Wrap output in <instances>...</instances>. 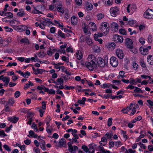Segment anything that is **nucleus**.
Instances as JSON below:
<instances>
[{"mask_svg": "<svg viewBox=\"0 0 153 153\" xmlns=\"http://www.w3.org/2000/svg\"><path fill=\"white\" fill-rule=\"evenodd\" d=\"M82 64L91 71H93L94 68H97V65L96 63H93V62L92 63L89 62H86L84 64L82 63Z\"/></svg>", "mask_w": 153, "mask_h": 153, "instance_id": "obj_1", "label": "nucleus"}, {"mask_svg": "<svg viewBox=\"0 0 153 153\" xmlns=\"http://www.w3.org/2000/svg\"><path fill=\"white\" fill-rule=\"evenodd\" d=\"M20 42L22 43H24L25 44L27 43L29 44V42L28 39L26 38L22 39L20 41Z\"/></svg>", "mask_w": 153, "mask_h": 153, "instance_id": "obj_27", "label": "nucleus"}, {"mask_svg": "<svg viewBox=\"0 0 153 153\" xmlns=\"http://www.w3.org/2000/svg\"><path fill=\"white\" fill-rule=\"evenodd\" d=\"M32 13L35 14L38 13H42L41 11L37 10L35 7H34V9L33 10Z\"/></svg>", "mask_w": 153, "mask_h": 153, "instance_id": "obj_32", "label": "nucleus"}, {"mask_svg": "<svg viewBox=\"0 0 153 153\" xmlns=\"http://www.w3.org/2000/svg\"><path fill=\"white\" fill-rule=\"evenodd\" d=\"M88 149H89V153H94V149L93 147L91 145H90L89 146V148Z\"/></svg>", "mask_w": 153, "mask_h": 153, "instance_id": "obj_26", "label": "nucleus"}, {"mask_svg": "<svg viewBox=\"0 0 153 153\" xmlns=\"http://www.w3.org/2000/svg\"><path fill=\"white\" fill-rule=\"evenodd\" d=\"M58 34L59 36L65 39L66 37L65 35V34L64 33H63L61 30H59L58 31Z\"/></svg>", "mask_w": 153, "mask_h": 153, "instance_id": "obj_31", "label": "nucleus"}, {"mask_svg": "<svg viewBox=\"0 0 153 153\" xmlns=\"http://www.w3.org/2000/svg\"><path fill=\"white\" fill-rule=\"evenodd\" d=\"M3 147L7 151H10L11 150L9 146L7 145H4L3 146Z\"/></svg>", "mask_w": 153, "mask_h": 153, "instance_id": "obj_55", "label": "nucleus"}, {"mask_svg": "<svg viewBox=\"0 0 153 153\" xmlns=\"http://www.w3.org/2000/svg\"><path fill=\"white\" fill-rule=\"evenodd\" d=\"M76 57L77 58L79 59H81L82 57V54L81 51H77L76 53Z\"/></svg>", "mask_w": 153, "mask_h": 153, "instance_id": "obj_16", "label": "nucleus"}, {"mask_svg": "<svg viewBox=\"0 0 153 153\" xmlns=\"http://www.w3.org/2000/svg\"><path fill=\"white\" fill-rule=\"evenodd\" d=\"M144 135L143 134H142L140 135L139 137L137 138L136 140V142H138L140 140V139L144 137Z\"/></svg>", "mask_w": 153, "mask_h": 153, "instance_id": "obj_57", "label": "nucleus"}, {"mask_svg": "<svg viewBox=\"0 0 153 153\" xmlns=\"http://www.w3.org/2000/svg\"><path fill=\"white\" fill-rule=\"evenodd\" d=\"M103 2L105 4L110 5L112 4V0H103Z\"/></svg>", "mask_w": 153, "mask_h": 153, "instance_id": "obj_37", "label": "nucleus"}, {"mask_svg": "<svg viewBox=\"0 0 153 153\" xmlns=\"http://www.w3.org/2000/svg\"><path fill=\"white\" fill-rule=\"evenodd\" d=\"M130 48V51L134 53H137V50L135 48L133 47L129 48Z\"/></svg>", "mask_w": 153, "mask_h": 153, "instance_id": "obj_33", "label": "nucleus"}, {"mask_svg": "<svg viewBox=\"0 0 153 153\" xmlns=\"http://www.w3.org/2000/svg\"><path fill=\"white\" fill-rule=\"evenodd\" d=\"M64 87L65 89L66 90L73 89L74 88V86H68L66 85H65Z\"/></svg>", "mask_w": 153, "mask_h": 153, "instance_id": "obj_45", "label": "nucleus"}, {"mask_svg": "<svg viewBox=\"0 0 153 153\" xmlns=\"http://www.w3.org/2000/svg\"><path fill=\"white\" fill-rule=\"evenodd\" d=\"M109 145L110 146L109 147V148H111V147H112L114 146V142L112 140H110L109 143Z\"/></svg>", "mask_w": 153, "mask_h": 153, "instance_id": "obj_56", "label": "nucleus"}, {"mask_svg": "<svg viewBox=\"0 0 153 153\" xmlns=\"http://www.w3.org/2000/svg\"><path fill=\"white\" fill-rule=\"evenodd\" d=\"M119 32L120 33L124 35L126 34V32L125 30L123 29H121L119 30Z\"/></svg>", "mask_w": 153, "mask_h": 153, "instance_id": "obj_46", "label": "nucleus"}, {"mask_svg": "<svg viewBox=\"0 0 153 153\" xmlns=\"http://www.w3.org/2000/svg\"><path fill=\"white\" fill-rule=\"evenodd\" d=\"M10 25L14 28L17 25L20 24V22L16 19H13L10 21Z\"/></svg>", "mask_w": 153, "mask_h": 153, "instance_id": "obj_11", "label": "nucleus"}, {"mask_svg": "<svg viewBox=\"0 0 153 153\" xmlns=\"http://www.w3.org/2000/svg\"><path fill=\"white\" fill-rule=\"evenodd\" d=\"M56 8L58 11L61 12L62 14L64 13V11L62 5H58L57 7Z\"/></svg>", "mask_w": 153, "mask_h": 153, "instance_id": "obj_18", "label": "nucleus"}, {"mask_svg": "<svg viewBox=\"0 0 153 153\" xmlns=\"http://www.w3.org/2000/svg\"><path fill=\"white\" fill-rule=\"evenodd\" d=\"M97 67H104L105 66V63L104 60L100 57H98L97 60Z\"/></svg>", "mask_w": 153, "mask_h": 153, "instance_id": "obj_3", "label": "nucleus"}, {"mask_svg": "<svg viewBox=\"0 0 153 153\" xmlns=\"http://www.w3.org/2000/svg\"><path fill=\"white\" fill-rule=\"evenodd\" d=\"M88 61L91 62H93L94 63H96L95 62L96 61V57L95 56L93 55H90L88 56Z\"/></svg>", "mask_w": 153, "mask_h": 153, "instance_id": "obj_12", "label": "nucleus"}, {"mask_svg": "<svg viewBox=\"0 0 153 153\" xmlns=\"http://www.w3.org/2000/svg\"><path fill=\"white\" fill-rule=\"evenodd\" d=\"M82 149L85 152H88V147L85 145H83L82 146Z\"/></svg>", "mask_w": 153, "mask_h": 153, "instance_id": "obj_36", "label": "nucleus"}, {"mask_svg": "<svg viewBox=\"0 0 153 153\" xmlns=\"http://www.w3.org/2000/svg\"><path fill=\"white\" fill-rule=\"evenodd\" d=\"M68 150L70 152H73V147L71 144V143L70 142H68Z\"/></svg>", "mask_w": 153, "mask_h": 153, "instance_id": "obj_25", "label": "nucleus"}, {"mask_svg": "<svg viewBox=\"0 0 153 153\" xmlns=\"http://www.w3.org/2000/svg\"><path fill=\"white\" fill-rule=\"evenodd\" d=\"M57 82L59 83V84L60 85H63V84L64 80L61 78H58L57 80Z\"/></svg>", "mask_w": 153, "mask_h": 153, "instance_id": "obj_34", "label": "nucleus"}, {"mask_svg": "<svg viewBox=\"0 0 153 153\" xmlns=\"http://www.w3.org/2000/svg\"><path fill=\"white\" fill-rule=\"evenodd\" d=\"M114 145L115 146H119L120 145H122L121 144V142L120 141H118L115 142L114 143Z\"/></svg>", "mask_w": 153, "mask_h": 153, "instance_id": "obj_60", "label": "nucleus"}, {"mask_svg": "<svg viewBox=\"0 0 153 153\" xmlns=\"http://www.w3.org/2000/svg\"><path fill=\"white\" fill-rule=\"evenodd\" d=\"M111 26L112 28H114L115 30H118V25L116 23L113 22L111 24Z\"/></svg>", "mask_w": 153, "mask_h": 153, "instance_id": "obj_17", "label": "nucleus"}, {"mask_svg": "<svg viewBox=\"0 0 153 153\" xmlns=\"http://www.w3.org/2000/svg\"><path fill=\"white\" fill-rule=\"evenodd\" d=\"M24 143L25 144L28 145L30 143L31 141L27 139L24 141Z\"/></svg>", "mask_w": 153, "mask_h": 153, "instance_id": "obj_63", "label": "nucleus"}, {"mask_svg": "<svg viewBox=\"0 0 153 153\" xmlns=\"http://www.w3.org/2000/svg\"><path fill=\"white\" fill-rule=\"evenodd\" d=\"M5 15L7 17H8L9 18H12L13 17V14L10 12L5 13Z\"/></svg>", "mask_w": 153, "mask_h": 153, "instance_id": "obj_29", "label": "nucleus"}, {"mask_svg": "<svg viewBox=\"0 0 153 153\" xmlns=\"http://www.w3.org/2000/svg\"><path fill=\"white\" fill-rule=\"evenodd\" d=\"M94 51L96 53H98L100 51V48L97 46H95L94 48Z\"/></svg>", "mask_w": 153, "mask_h": 153, "instance_id": "obj_48", "label": "nucleus"}, {"mask_svg": "<svg viewBox=\"0 0 153 153\" xmlns=\"http://www.w3.org/2000/svg\"><path fill=\"white\" fill-rule=\"evenodd\" d=\"M110 63L112 66L114 67L117 66L118 64L117 59L114 56H112L111 58Z\"/></svg>", "mask_w": 153, "mask_h": 153, "instance_id": "obj_4", "label": "nucleus"}, {"mask_svg": "<svg viewBox=\"0 0 153 153\" xmlns=\"http://www.w3.org/2000/svg\"><path fill=\"white\" fill-rule=\"evenodd\" d=\"M20 95V93L19 91H16L14 94V96L16 98L18 97Z\"/></svg>", "mask_w": 153, "mask_h": 153, "instance_id": "obj_51", "label": "nucleus"}, {"mask_svg": "<svg viewBox=\"0 0 153 153\" xmlns=\"http://www.w3.org/2000/svg\"><path fill=\"white\" fill-rule=\"evenodd\" d=\"M127 153H134L135 152V151H133L131 149H129L128 150V152L127 151V150H126Z\"/></svg>", "mask_w": 153, "mask_h": 153, "instance_id": "obj_64", "label": "nucleus"}, {"mask_svg": "<svg viewBox=\"0 0 153 153\" xmlns=\"http://www.w3.org/2000/svg\"><path fill=\"white\" fill-rule=\"evenodd\" d=\"M45 71L43 69H39L37 68L35 72H34V74L35 75H37L38 74H42Z\"/></svg>", "mask_w": 153, "mask_h": 153, "instance_id": "obj_19", "label": "nucleus"}, {"mask_svg": "<svg viewBox=\"0 0 153 153\" xmlns=\"http://www.w3.org/2000/svg\"><path fill=\"white\" fill-rule=\"evenodd\" d=\"M7 135L5 134L3 130L0 131V136L4 137Z\"/></svg>", "mask_w": 153, "mask_h": 153, "instance_id": "obj_47", "label": "nucleus"}, {"mask_svg": "<svg viewBox=\"0 0 153 153\" xmlns=\"http://www.w3.org/2000/svg\"><path fill=\"white\" fill-rule=\"evenodd\" d=\"M107 34L105 32H102V33H98L97 35L98 37H100L102 36L103 35H106Z\"/></svg>", "mask_w": 153, "mask_h": 153, "instance_id": "obj_52", "label": "nucleus"}, {"mask_svg": "<svg viewBox=\"0 0 153 153\" xmlns=\"http://www.w3.org/2000/svg\"><path fill=\"white\" fill-rule=\"evenodd\" d=\"M52 64L54 65H55L54 66V68L56 69H59V71L60 69V67L61 66L59 65H57V63L56 64L55 63H52Z\"/></svg>", "mask_w": 153, "mask_h": 153, "instance_id": "obj_43", "label": "nucleus"}, {"mask_svg": "<svg viewBox=\"0 0 153 153\" xmlns=\"http://www.w3.org/2000/svg\"><path fill=\"white\" fill-rule=\"evenodd\" d=\"M14 103V100L13 98H11L8 100V103L10 105H13Z\"/></svg>", "mask_w": 153, "mask_h": 153, "instance_id": "obj_39", "label": "nucleus"}, {"mask_svg": "<svg viewBox=\"0 0 153 153\" xmlns=\"http://www.w3.org/2000/svg\"><path fill=\"white\" fill-rule=\"evenodd\" d=\"M108 84L104 83L102 85H100V87L101 88H109V86H108Z\"/></svg>", "mask_w": 153, "mask_h": 153, "instance_id": "obj_49", "label": "nucleus"}, {"mask_svg": "<svg viewBox=\"0 0 153 153\" xmlns=\"http://www.w3.org/2000/svg\"><path fill=\"white\" fill-rule=\"evenodd\" d=\"M112 119L111 118H109L108 121L107 125L108 126H110L112 125Z\"/></svg>", "mask_w": 153, "mask_h": 153, "instance_id": "obj_42", "label": "nucleus"}, {"mask_svg": "<svg viewBox=\"0 0 153 153\" xmlns=\"http://www.w3.org/2000/svg\"><path fill=\"white\" fill-rule=\"evenodd\" d=\"M116 53L117 56L120 59H123L124 57V54L122 50L117 49L116 51Z\"/></svg>", "mask_w": 153, "mask_h": 153, "instance_id": "obj_10", "label": "nucleus"}, {"mask_svg": "<svg viewBox=\"0 0 153 153\" xmlns=\"http://www.w3.org/2000/svg\"><path fill=\"white\" fill-rule=\"evenodd\" d=\"M140 51L141 54L143 55L148 54V49L147 48H144L141 47L140 48Z\"/></svg>", "mask_w": 153, "mask_h": 153, "instance_id": "obj_13", "label": "nucleus"}, {"mask_svg": "<svg viewBox=\"0 0 153 153\" xmlns=\"http://www.w3.org/2000/svg\"><path fill=\"white\" fill-rule=\"evenodd\" d=\"M144 16L145 18L148 19H153V10L151 9H148L144 13Z\"/></svg>", "mask_w": 153, "mask_h": 153, "instance_id": "obj_2", "label": "nucleus"}, {"mask_svg": "<svg viewBox=\"0 0 153 153\" xmlns=\"http://www.w3.org/2000/svg\"><path fill=\"white\" fill-rule=\"evenodd\" d=\"M113 39L114 41L117 42H120L122 43L123 41V37L117 34L115 35L113 37Z\"/></svg>", "mask_w": 153, "mask_h": 153, "instance_id": "obj_7", "label": "nucleus"}, {"mask_svg": "<svg viewBox=\"0 0 153 153\" xmlns=\"http://www.w3.org/2000/svg\"><path fill=\"white\" fill-rule=\"evenodd\" d=\"M4 29H5L6 32H12L13 31V29L7 26H5L4 27Z\"/></svg>", "mask_w": 153, "mask_h": 153, "instance_id": "obj_44", "label": "nucleus"}, {"mask_svg": "<svg viewBox=\"0 0 153 153\" xmlns=\"http://www.w3.org/2000/svg\"><path fill=\"white\" fill-rule=\"evenodd\" d=\"M135 89L134 90V91L135 93H143V91L141 90V89L136 87H135Z\"/></svg>", "mask_w": 153, "mask_h": 153, "instance_id": "obj_23", "label": "nucleus"}, {"mask_svg": "<svg viewBox=\"0 0 153 153\" xmlns=\"http://www.w3.org/2000/svg\"><path fill=\"white\" fill-rule=\"evenodd\" d=\"M136 9V7L134 5L129 4L127 7V12L128 13H132Z\"/></svg>", "mask_w": 153, "mask_h": 153, "instance_id": "obj_5", "label": "nucleus"}, {"mask_svg": "<svg viewBox=\"0 0 153 153\" xmlns=\"http://www.w3.org/2000/svg\"><path fill=\"white\" fill-rule=\"evenodd\" d=\"M128 23L130 26H132L134 24V22L133 20L131 19L128 21Z\"/></svg>", "mask_w": 153, "mask_h": 153, "instance_id": "obj_59", "label": "nucleus"}, {"mask_svg": "<svg viewBox=\"0 0 153 153\" xmlns=\"http://www.w3.org/2000/svg\"><path fill=\"white\" fill-rule=\"evenodd\" d=\"M56 31V28L54 27H52L50 29V32L52 33H54Z\"/></svg>", "mask_w": 153, "mask_h": 153, "instance_id": "obj_58", "label": "nucleus"}, {"mask_svg": "<svg viewBox=\"0 0 153 153\" xmlns=\"http://www.w3.org/2000/svg\"><path fill=\"white\" fill-rule=\"evenodd\" d=\"M59 144L61 146H63L65 144V140L64 138H62L59 141Z\"/></svg>", "mask_w": 153, "mask_h": 153, "instance_id": "obj_28", "label": "nucleus"}, {"mask_svg": "<svg viewBox=\"0 0 153 153\" xmlns=\"http://www.w3.org/2000/svg\"><path fill=\"white\" fill-rule=\"evenodd\" d=\"M29 135H28L27 136L29 137H32L35 134L34 132L32 130L30 131L29 132Z\"/></svg>", "mask_w": 153, "mask_h": 153, "instance_id": "obj_50", "label": "nucleus"}, {"mask_svg": "<svg viewBox=\"0 0 153 153\" xmlns=\"http://www.w3.org/2000/svg\"><path fill=\"white\" fill-rule=\"evenodd\" d=\"M77 130L76 129H74V131L73 132H72V134L73 136L74 137H76V138H79V137L76 134V133L77 132Z\"/></svg>", "mask_w": 153, "mask_h": 153, "instance_id": "obj_41", "label": "nucleus"}, {"mask_svg": "<svg viewBox=\"0 0 153 153\" xmlns=\"http://www.w3.org/2000/svg\"><path fill=\"white\" fill-rule=\"evenodd\" d=\"M93 7V5L90 3L86 6V8L88 10H91L92 9Z\"/></svg>", "mask_w": 153, "mask_h": 153, "instance_id": "obj_35", "label": "nucleus"}, {"mask_svg": "<svg viewBox=\"0 0 153 153\" xmlns=\"http://www.w3.org/2000/svg\"><path fill=\"white\" fill-rule=\"evenodd\" d=\"M129 82L130 84L132 85H135L137 84V82L134 79H132Z\"/></svg>", "mask_w": 153, "mask_h": 153, "instance_id": "obj_62", "label": "nucleus"}, {"mask_svg": "<svg viewBox=\"0 0 153 153\" xmlns=\"http://www.w3.org/2000/svg\"><path fill=\"white\" fill-rule=\"evenodd\" d=\"M36 54L39 55V57L41 58H42L45 56V53L44 51H40L39 53H36Z\"/></svg>", "mask_w": 153, "mask_h": 153, "instance_id": "obj_24", "label": "nucleus"}, {"mask_svg": "<svg viewBox=\"0 0 153 153\" xmlns=\"http://www.w3.org/2000/svg\"><path fill=\"white\" fill-rule=\"evenodd\" d=\"M125 45L128 48H131L133 46V42L129 38H126L125 40Z\"/></svg>", "mask_w": 153, "mask_h": 153, "instance_id": "obj_8", "label": "nucleus"}, {"mask_svg": "<svg viewBox=\"0 0 153 153\" xmlns=\"http://www.w3.org/2000/svg\"><path fill=\"white\" fill-rule=\"evenodd\" d=\"M99 149L100 151L102 153H106V151H105L104 148L101 146H100L99 147Z\"/></svg>", "mask_w": 153, "mask_h": 153, "instance_id": "obj_38", "label": "nucleus"}, {"mask_svg": "<svg viewBox=\"0 0 153 153\" xmlns=\"http://www.w3.org/2000/svg\"><path fill=\"white\" fill-rule=\"evenodd\" d=\"M19 12H18L16 14L18 16L22 17L25 15V13L24 10L20 11V10H19Z\"/></svg>", "mask_w": 153, "mask_h": 153, "instance_id": "obj_21", "label": "nucleus"}, {"mask_svg": "<svg viewBox=\"0 0 153 153\" xmlns=\"http://www.w3.org/2000/svg\"><path fill=\"white\" fill-rule=\"evenodd\" d=\"M133 105V104L132 103H131L129 107L127 106L126 107L127 111H128V112L131 109V108Z\"/></svg>", "mask_w": 153, "mask_h": 153, "instance_id": "obj_54", "label": "nucleus"}, {"mask_svg": "<svg viewBox=\"0 0 153 153\" xmlns=\"http://www.w3.org/2000/svg\"><path fill=\"white\" fill-rule=\"evenodd\" d=\"M76 4L79 6H80L82 4V0H75Z\"/></svg>", "mask_w": 153, "mask_h": 153, "instance_id": "obj_53", "label": "nucleus"}, {"mask_svg": "<svg viewBox=\"0 0 153 153\" xmlns=\"http://www.w3.org/2000/svg\"><path fill=\"white\" fill-rule=\"evenodd\" d=\"M8 120L12 123H15L18 121L19 118L15 117H13L8 118Z\"/></svg>", "mask_w": 153, "mask_h": 153, "instance_id": "obj_14", "label": "nucleus"}, {"mask_svg": "<svg viewBox=\"0 0 153 153\" xmlns=\"http://www.w3.org/2000/svg\"><path fill=\"white\" fill-rule=\"evenodd\" d=\"M110 11L111 15L112 16L115 17L117 12L119 11V9L117 7H115L111 8Z\"/></svg>", "mask_w": 153, "mask_h": 153, "instance_id": "obj_6", "label": "nucleus"}, {"mask_svg": "<svg viewBox=\"0 0 153 153\" xmlns=\"http://www.w3.org/2000/svg\"><path fill=\"white\" fill-rule=\"evenodd\" d=\"M26 28H27V26L24 25L16 26L14 29L18 31L23 32L25 30Z\"/></svg>", "mask_w": 153, "mask_h": 153, "instance_id": "obj_9", "label": "nucleus"}, {"mask_svg": "<svg viewBox=\"0 0 153 153\" xmlns=\"http://www.w3.org/2000/svg\"><path fill=\"white\" fill-rule=\"evenodd\" d=\"M104 14L102 13H100L97 15V19L98 20H101L102 18L104 17Z\"/></svg>", "mask_w": 153, "mask_h": 153, "instance_id": "obj_30", "label": "nucleus"}, {"mask_svg": "<svg viewBox=\"0 0 153 153\" xmlns=\"http://www.w3.org/2000/svg\"><path fill=\"white\" fill-rule=\"evenodd\" d=\"M100 31L102 32H105V33H107V32H108L109 30V28H106L105 27H103V25H101V27H100Z\"/></svg>", "mask_w": 153, "mask_h": 153, "instance_id": "obj_15", "label": "nucleus"}, {"mask_svg": "<svg viewBox=\"0 0 153 153\" xmlns=\"http://www.w3.org/2000/svg\"><path fill=\"white\" fill-rule=\"evenodd\" d=\"M10 78L9 77L5 76L2 78V80L5 83L9 82L10 81Z\"/></svg>", "mask_w": 153, "mask_h": 153, "instance_id": "obj_22", "label": "nucleus"}, {"mask_svg": "<svg viewBox=\"0 0 153 153\" xmlns=\"http://www.w3.org/2000/svg\"><path fill=\"white\" fill-rule=\"evenodd\" d=\"M30 72L29 71H27L25 72L24 74V75L23 76V77L25 78H28V76H30Z\"/></svg>", "mask_w": 153, "mask_h": 153, "instance_id": "obj_40", "label": "nucleus"}, {"mask_svg": "<svg viewBox=\"0 0 153 153\" xmlns=\"http://www.w3.org/2000/svg\"><path fill=\"white\" fill-rule=\"evenodd\" d=\"M86 41L87 44L89 45H92L93 42H92V39L88 38H86Z\"/></svg>", "mask_w": 153, "mask_h": 153, "instance_id": "obj_20", "label": "nucleus"}, {"mask_svg": "<svg viewBox=\"0 0 153 153\" xmlns=\"http://www.w3.org/2000/svg\"><path fill=\"white\" fill-rule=\"evenodd\" d=\"M42 109L44 110H45L46 109V104L45 102L44 101H42Z\"/></svg>", "mask_w": 153, "mask_h": 153, "instance_id": "obj_61", "label": "nucleus"}]
</instances>
